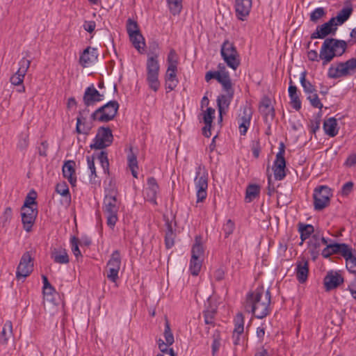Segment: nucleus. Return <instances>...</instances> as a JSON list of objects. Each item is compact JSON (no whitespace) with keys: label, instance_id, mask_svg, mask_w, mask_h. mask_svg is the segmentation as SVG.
Masks as SVG:
<instances>
[{"label":"nucleus","instance_id":"obj_42","mask_svg":"<svg viewBox=\"0 0 356 356\" xmlns=\"http://www.w3.org/2000/svg\"><path fill=\"white\" fill-rule=\"evenodd\" d=\"M220 333L218 330H216L213 334V342L211 344L212 356H216L221 346Z\"/></svg>","mask_w":356,"mask_h":356},{"label":"nucleus","instance_id":"obj_48","mask_svg":"<svg viewBox=\"0 0 356 356\" xmlns=\"http://www.w3.org/2000/svg\"><path fill=\"white\" fill-rule=\"evenodd\" d=\"M236 333L242 334L244 330V318L242 313H238L234 318Z\"/></svg>","mask_w":356,"mask_h":356},{"label":"nucleus","instance_id":"obj_50","mask_svg":"<svg viewBox=\"0 0 356 356\" xmlns=\"http://www.w3.org/2000/svg\"><path fill=\"white\" fill-rule=\"evenodd\" d=\"M163 335L167 345H172L174 343V336L171 331L170 323L168 321H166L165 323Z\"/></svg>","mask_w":356,"mask_h":356},{"label":"nucleus","instance_id":"obj_62","mask_svg":"<svg viewBox=\"0 0 356 356\" xmlns=\"http://www.w3.org/2000/svg\"><path fill=\"white\" fill-rule=\"evenodd\" d=\"M354 184L353 181H348L344 184L341 188V194L344 196L348 195L353 189Z\"/></svg>","mask_w":356,"mask_h":356},{"label":"nucleus","instance_id":"obj_58","mask_svg":"<svg viewBox=\"0 0 356 356\" xmlns=\"http://www.w3.org/2000/svg\"><path fill=\"white\" fill-rule=\"evenodd\" d=\"M261 113L264 115L266 122L273 120L275 117V109L273 106L264 110L260 111Z\"/></svg>","mask_w":356,"mask_h":356},{"label":"nucleus","instance_id":"obj_34","mask_svg":"<svg viewBox=\"0 0 356 356\" xmlns=\"http://www.w3.org/2000/svg\"><path fill=\"white\" fill-rule=\"evenodd\" d=\"M298 232L300 234V238H301L300 245H301L314 232V228L312 225L304 224L302 222H299L298 225Z\"/></svg>","mask_w":356,"mask_h":356},{"label":"nucleus","instance_id":"obj_5","mask_svg":"<svg viewBox=\"0 0 356 356\" xmlns=\"http://www.w3.org/2000/svg\"><path fill=\"white\" fill-rule=\"evenodd\" d=\"M119 104L117 101H109L104 106L95 111L91 118L94 121L108 122L114 119L119 109Z\"/></svg>","mask_w":356,"mask_h":356},{"label":"nucleus","instance_id":"obj_47","mask_svg":"<svg viewBox=\"0 0 356 356\" xmlns=\"http://www.w3.org/2000/svg\"><path fill=\"white\" fill-rule=\"evenodd\" d=\"M29 144V134L24 133L21 134L17 144V149L21 152H24L27 149Z\"/></svg>","mask_w":356,"mask_h":356},{"label":"nucleus","instance_id":"obj_35","mask_svg":"<svg viewBox=\"0 0 356 356\" xmlns=\"http://www.w3.org/2000/svg\"><path fill=\"white\" fill-rule=\"evenodd\" d=\"M204 252V248L202 243V237L200 236H196L195 243L191 250V257L203 259Z\"/></svg>","mask_w":356,"mask_h":356},{"label":"nucleus","instance_id":"obj_61","mask_svg":"<svg viewBox=\"0 0 356 356\" xmlns=\"http://www.w3.org/2000/svg\"><path fill=\"white\" fill-rule=\"evenodd\" d=\"M234 229V223L231 220H228L227 222L223 226V231L225 232V236L227 237L231 234H232Z\"/></svg>","mask_w":356,"mask_h":356},{"label":"nucleus","instance_id":"obj_57","mask_svg":"<svg viewBox=\"0 0 356 356\" xmlns=\"http://www.w3.org/2000/svg\"><path fill=\"white\" fill-rule=\"evenodd\" d=\"M95 156L93 154L92 156H87V163L89 170H90V177L91 179H92V177H96V169L95 166Z\"/></svg>","mask_w":356,"mask_h":356},{"label":"nucleus","instance_id":"obj_30","mask_svg":"<svg viewBox=\"0 0 356 356\" xmlns=\"http://www.w3.org/2000/svg\"><path fill=\"white\" fill-rule=\"evenodd\" d=\"M127 163L133 177L135 178H138V161L136 155L133 152L132 147H130L129 152L127 155Z\"/></svg>","mask_w":356,"mask_h":356},{"label":"nucleus","instance_id":"obj_28","mask_svg":"<svg viewBox=\"0 0 356 356\" xmlns=\"http://www.w3.org/2000/svg\"><path fill=\"white\" fill-rule=\"evenodd\" d=\"M353 13V8L350 6L343 7L339 10L336 17H332L331 19H334V22L337 24V26L343 24L346 22L350 17Z\"/></svg>","mask_w":356,"mask_h":356},{"label":"nucleus","instance_id":"obj_54","mask_svg":"<svg viewBox=\"0 0 356 356\" xmlns=\"http://www.w3.org/2000/svg\"><path fill=\"white\" fill-rule=\"evenodd\" d=\"M307 99L310 102L311 105L314 108L321 109L323 106L316 92L310 94L307 97Z\"/></svg>","mask_w":356,"mask_h":356},{"label":"nucleus","instance_id":"obj_56","mask_svg":"<svg viewBox=\"0 0 356 356\" xmlns=\"http://www.w3.org/2000/svg\"><path fill=\"white\" fill-rule=\"evenodd\" d=\"M71 245H72V251L74 256L78 258L79 257H81V251L79 248V240L76 237L72 236L70 240Z\"/></svg>","mask_w":356,"mask_h":356},{"label":"nucleus","instance_id":"obj_9","mask_svg":"<svg viewBox=\"0 0 356 356\" xmlns=\"http://www.w3.org/2000/svg\"><path fill=\"white\" fill-rule=\"evenodd\" d=\"M195 186L196 189V203L202 202L207 196L208 174L207 172H201V167L197 168L196 177L195 178Z\"/></svg>","mask_w":356,"mask_h":356},{"label":"nucleus","instance_id":"obj_29","mask_svg":"<svg viewBox=\"0 0 356 356\" xmlns=\"http://www.w3.org/2000/svg\"><path fill=\"white\" fill-rule=\"evenodd\" d=\"M13 324L10 321H7L3 327L2 331L0 334V343L6 345L9 339L13 337Z\"/></svg>","mask_w":356,"mask_h":356},{"label":"nucleus","instance_id":"obj_44","mask_svg":"<svg viewBox=\"0 0 356 356\" xmlns=\"http://www.w3.org/2000/svg\"><path fill=\"white\" fill-rule=\"evenodd\" d=\"M326 15V10L324 8L319 7L314 9L311 13L309 16V19L313 23H318L319 20L325 17Z\"/></svg>","mask_w":356,"mask_h":356},{"label":"nucleus","instance_id":"obj_10","mask_svg":"<svg viewBox=\"0 0 356 356\" xmlns=\"http://www.w3.org/2000/svg\"><path fill=\"white\" fill-rule=\"evenodd\" d=\"M331 191L330 188L326 186H321L315 188L314 191V209L321 211L328 206Z\"/></svg>","mask_w":356,"mask_h":356},{"label":"nucleus","instance_id":"obj_11","mask_svg":"<svg viewBox=\"0 0 356 356\" xmlns=\"http://www.w3.org/2000/svg\"><path fill=\"white\" fill-rule=\"evenodd\" d=\"M33 270V261L29 252L22 255L16 271L17 280L24 279L29 276Z\"/></svg>","mask_w":356,"mask_h":356},{"label":"nucleus","instance_id":"obj_21","mask_svg":"<svg viewBox=\"0 0 356 356\" xmlns=\"http://www.w3.org/2000/svg\"><path fill=\"white\" fill-rule=\"evenodd\" d=\"M226 94L220 95L217 98V105L218 112L221 113V111H225L228 109L231 101L234 97V89L225 90Z\"/></svg>","mask_w":356,"mask_h":356},{"label":"nucleus","instance_id":"obj_27","mask_svg":"<svg viewBox=\"0 0 356 356\" xmlns=\"http://www.w3.org/2000/svg\"><path fill=\"white\" fill-rule=\"evenodd\" d=\"M289 95L291 99V106L296 111H299L301 108V102L298 95V88L296 86L292 84V81H290Z\"/></svg>","mask_w":356,"mask_h":356},{"label":"nucleus","instance_id":"obj_26","mask_svg":"<svg viewBox=\"0 0 356 356\" xmlns=\"http://www.w3.org/2000/svg\"><path fill=\"white\" fill-rule=\"evenodd\" d=\"M329 248L331 250L332 254H340L343 257H350L351 247L346 243H331L329 244Z\"/></svg>","mask_w":356,"mask_h":356},{"label":"nucleus","instance_id":"obj_31","mask_svg":"<svg viewBox=\"0 0 356 356\" xmlns=\"http://www.w3.org/2000/svg\"><path fill=\"white\" fill-rule=\"evenodd\" d=\"M165 244L168 249L171 248L174 245L175 233L172 229L171 222L169 219L165 220Z\"/></svg>","mask_w":356,"mask_h":356},{"label":"nucleus","instance_id":"obj_18","mask_svg":"<svg viewBox=\"0 0 356 356\" xmlns=\"http://www.w3.org/2000/svg\"><path fill=\"white\" fill-rule=\"evenodd\" d=\"M98 57L97 48L88 47L81 54L79 63L83 67H86L89 63L95 61Z\"/></svg>","mask_w":356,"mask_h":356},{"label":"nucleus","instance_id":"obj_39","mask_svg":"<svg viewBox=\"0 0 356 356\" xmlns=\"http://www.w3.org/2000/svg\"><path fill=\"white\" fill-rule=\"evenodd\" d=\"M108 268H114L117 270L120 269L121 266V257L118 250H115L111 257V259L107 264Z\"/></svg>","mask_w":356,"mask_h":356},{"label":"nucleus","instance_id":"obj_32","mask_svg":"<svg viewBox=\"0 0 356 356\" xmlns=\"http://www.w3.org/2000/svg\"><path fill=\"white\" fill-rule=\"evenodd\" d=\"M259 193L260 187L259 185L254 184L248 185L245 191V202H251L256 197H259Z\"/></svg>","mask_w":356,"mask_h":356},{"label":"nucleus","instance_id":"obj_33","mask_svg":"<svg viewBox=\"0 0 356 356\" xmlns=\"http://www.w3.org/2000/svg\"><path fill=\"white\" fill-rule=\"evenodd\" d=\"M129 36L132 44L139 52H141V50H144L145 42L140 32L129 35Z\"/></svg>","mask_w":356,"mask_h":356},{"label":"nucleus","instance_id":"obj_43","mask_svg":"<svg viewBox=\"0 0 356 356\" xmlns=\"http://www.w3.org/2000/svg\"><path fill=\"white\" fill-rule=\"evenodd\" d=\"M89 109L87 108V107L83 110H81L79 112L78 116L76 118V132H87L88 131V129H83L81 131L80 130L81 127V121H86V115L89 113Z\"/></svg>","mask_w":356,"mask_h":356},{"label":"nucleus","instance_id":"obj_19","mask_svg":"<svg viewBox=\"0 0 356 356\" xmlns=\"http://www.w3.org/2000/svg\"><path fill=\"white\" fill-rule=\"evenodd\" d=\"M296 277L300 283H304L308 277L309 262L305 259L298 261L296 263Z\"/></svg>","mask_w":356,"mask_h":356},{"label":"nucleus","instance_id":"obj_12","mask_svg":"<svg viewBox=\"0 0 356 356\" xmlns=\"http://www.w3.org/2000/svg\"><path fill=\"white\" fill-rule=\"evenodd\" d=\"M337 30V24L334 19L316 26V31L311 34V39H324L329 35H334Z\"/></svg>","mask_w":356,"mask_h":356},{"label":"nucleus","instance_id":"obj_1","mask_svg":"<svg viewBox=\"0 0 356 356\" xmlns=\"http://www.w3.org/2000/svg\"><path fill=\"white\" fill-rule=\"evenodd\" d=\"M271 295L269 289L259 286L247 295L245 308L257 318L266 317L270 312Z\"/></svg>","mask_w":356,"mask_h":356},{"label":"nucleus","instance_id":"obj_24","mask_svg":"<svg viewBox=\"0 0 356 356\" xmlns=\"http://www.w3.org/2000/svg\"><path fill=\"white\" fill-rule=\"evenodd\" d=\"M51 259H54V261L60 264H67L69 263V256L65 249L60 248H54L51 252Z\"/></svg>","mask_w":356,"mask_h":356},{"label":"nucleus","instance_id":"obj_63","mask_svg":"<svg viewBox=\"0 0 356 356\" xmlns=\"http://www.w3.org/2000/svg\"><path fill=\"white\" fill-rule=\"evenodd\" d=\"M168 63L178 64V56L175 49H171L167 58Z\"/></svg>","mask_w":356,"mask_h":356},{"label":"nucleus","instance_id":"obj_14","mask_svg":"<svg viewBox=\"0 0 356 356\" xmlns=\"http://www.w3.org/2000/svg\"><path fill=\"white\" fill-rule=\"evenodd\" d=\"M22 221L24 225V229L29 232L31 230L32 226L33 225L35 218L38 215V210L36 208L22 207Z\"/></svg>","mask_w":356,"mask_h":356},{"label":"nucleus","instance_id":"obj_22","mask_svg":"<svg viewBox=\"0 0 356 356\" xmlns=\"http://www.w3.org/2000/svg\"><path fill=\"white\" fill-rule=\"evenodd\" d=\"M159 191V185L156 179L153 177L147 179V187L145 190L147 199L153 204H156V195Z\"/></svg>","mask_w":356,"mask_h":356},{"label":"nucleus","instance_id":"obj_25","mask_svg":"<svg viewBox=\"0 0 356 356\" xmlns=\"http://www.w3.org/2000/svg\"><path fill=\"white\" fill-rule=\"evenodd\" d=\"M323 129L325 133L330 137L337 136L339 131L337 120L334 117L325 120L323 122Z\"/></svg>","mask_w":356,"mask_h":356},{"label":"nucleus","instance_id":"obj_13","mask_svg":"<svg viewBox=\"0 0 356 356\" xmlns=\"http://www.w3.org/2000/svg\"><path fill=\"white\" fill-rule=\"evenodd\" d=\"M104 95L94 87L93 85L88 87L83 94V101L86 107L95 105L97 102L104 100Z\"/></svg>","mask_w":356,"mask_h":356},{"label":"nucleus","instance_id":"obj_64","mask_svg":"<svg viewBox=\"0 0 356 356\" xmlns=\"http://www.w3.org/2000/svg\"><path fill=\"white\" fill-rule=\"evenodd\" d=\"M120 270L114 268H108L107 273V277L113 282H115L118 279V273Z\"/></svg>","mask_w":356,"mask_h":356},{"label":"nucleus","instance_id":"obj_46","mask_svg":"<svg viewBox=\"0 0 356 356\" xmlns=\"http://www.w3.org/2000/svg\"><path fill=\"white\" fill-rule=\"evenodd\" d=\"M99 160L104 172H108L109 162L108 159V153L106 151L102 150L99 153L97 154L95 158Z\"/></svg>","mask_w":356,"mask_h":356},{"label":"nucleus","instance_id":"obj_38","mask_svg":"<svg viewBox=\"0 0 356 356\" xmlns=\"http://www.w3.org/2000/svg\"><path fill=\"white\" fill-rule=\"evenodd\" d=\"M306 75L307 72H302L300 74V81L301 86L303 88L304 92L306 94L310 95L316 92V88L315 86L312 85L310 81L306 79Z\"/></svg>","mask_w":356,"mask_h":356},{"label":"nucleus","instance_id":"obj_53","mask_svg":"<svg viewBox=\"0 0 356 356\" xmlns=\"http://www.w3.org/2000/svg\"><path fill=\"white\" fill-rule=\"evenodd\" d=\"M215 109L213 108H207L203 114V120L205 124L212 123L213 119L214 118Z\"/></svg>","mask_w":356,"mask_h":356},{"label":"nucleus","instance_id":"obj_16","mask_svg":"<svg viewBox=\"0 0 356 356\" xmlns=\"http://www.w3.org/2000/svg\"><path fill=\"white\" fill-rule=\"evenodd\" d=\"M235 8L238 19L243 21L250 14L252 0H236Z\"/></svg>","mask_w":356,"mask_h":356},{"label":"nucleus","instance_id":"obj_20","mask_svg":"<svg viewBox=\"0 0 356 356\" xmlns=\"http://www.w3.org/2000/svg\"><path fill=\"white\" fill-rule=\"evenodd\" d=\"M75 162L74 161H67L65 162L63 166V175L72 186L76 183V177L75 175Z\"/></svg>","mask_w":356,"mask_h":356},{"label":"nucleus","instance_id":"obj_17","mask_svg":"<svg viewBox=\"0 0 356 356\" xmlns=\"http://www.w3.org/2000/svg\"><path fill=\"white\" fill-rule=\"evenodd\" d=\"M252 111L250 108L245 107L243 111V114L239 116L238 120V129L241 135L245 136L250 125V120L252 118Z\"/></svg>","mask_w":356,"mask_h":356},{"label":"nucleus","instance_id":"obj_41","mask_svg":"<svg viewBox=\"0 0 356 356\" xmlns=\"http://www.w3.org/2000/svg\"><path fill=\"white\" fill-rule=\"evenodd\" d=\"M349 254L350 257H343L346 259V268L350 273L356 275V257L353 255L352 248L350 250Z\"/></svg>","mask_w":356,"mask_h":356},{"label":"nucleus","instance_id":"obj_23","mask_svg":"<svg viewBox=\"0 0 356 356\" xmlns=\"http://www.w3.org/2000/svg\"><path fill=\"white\" fill-rule=\"evenodd\" d=\"M286 161L284 157H276L274 161V176L277 180H282L285 176Z\"/></svg>","mask_w":356,"mask_h":356},{"label":"nucleus","instance_id":"obj_59","mask_svg":"<svg viewBox=\"0 0 356 356\" xmlns=\"http://www.w3.org/2000/svg\"><path fill=\"white\" fill-rule=\"evenodd\" d=\"M12 218V209L10 207L6 208L1 217L3 226L4 227Z\"/></svg>","mask_w":356,"mask_h":356},{"label":"nucleus","instance_id":"obj_60","mask_svg":"<svg viewBox=\"0 0 356 356\" xmlns=\"http://www.w3.org/2000/svg\"><path fill=\"white\" fill-rule=\"evenodd\" d=\"M24 75H21L17 72L13 76L10 77V82L13 85L19 86L22 85L24 81Z\"/></svg>","mask_w":356,"mask_h":356},{"label":"nucleus","instance_id":"obj_51","mask_svg":"<svg viewBox=\"0 0 356 356\" xmlns=\"http://www.w3.org/2000/svg\"><path fill=\"white\" fill-rule=\"evenodd\" d=\"M127 31L129 35L140 32L136 21L129 18L127 22Z\"/></svg>","mask_w":356,"mask_h":356},{"label":"nucleus","instance_id":"obj_2","mask_svg":"<svg viewBox=\"0 0 356 356\" xmlns=\"http://www.w3.org/2000/svg\"><path fill=\"white\" fill-rule=\"evenodd\" d=\"M348 44L345 40L325 38L319 53L323 66L327 65L335 57L342 56L346 51Z\"/></svg>","mask_w":356,"mask_h":356},{"label":"nucleus","instance_id":"obj_8","mask_svg":"<svg viewBox=\"0 0 356 356\" xmlns=\"http://www.w3.org/2000/svg\"><path fill=\"white\" fill-rule=\"evenodd\" d=\"M113 141L112 131L109 127H101L97 129V134L90 144L91 149H103L109 147Z\"/></svg>","mask_w":356,"mask_h":356},{"label":"nucleus","instance_id":"obj_49","mask_svg":"<svg viewBox=\"0 0 356 356\" xmlns=\"http://www.w3.org/2000/svg\"><path fill=\"white\" fill-rule=\"evenodd\" d=\"M216 311L214 309H207L203 312V316L204 318V323L207 325H214V317Z\"/></svg>","mask_w":356,"mask_h":356},{"label":"nucleus","instance_id":"obj_52","mask_svg":"<svg viewBox=\"0 0 356 356\" xmlns=\"http://www.w3.org/2000/svg\"><path fill=\"white\" fill-rule=\"evenodd\" d=\"M37 197V194L34 191H31L25 199V202L22 207L28 208L33 207L32 205H35L37 203L35 202V199Z\"/></svg>","mask_w":356,"mask_h":356},{"label":"nucleus","instance_id":"obj_7","mask_svg":"<svg viewBox=\"0 0 356 356\" xmlns=\"http://www.w3.org/2000/svg\"><path fill=\"white\" fill-rule=\"evenodd\" d=\"M356 70V57L346 62H340L336 65H331L328 69L327 76L332 79L348 76L354 73Z\"/></svg>","mask_w":356,"mask_h":356},{"label":"nucleus","instance_id":"obj_40","mask_svg":"<svg viewBox=\"0 0 356 356\" xmlns=\"http://www.w3.org/2000/svg\"><path fill=\"white\" fill-rule=\"evenodd\" d=\"M202 260L203 259L191 257L189 270L193 275L197 276L199 274L202 268Z\"/></svg>","mask_w":356,"mask_h":356},{"label":"nucleus","instance_id":"obj_15","mask_svg":"<svg viewBox=\"0 0 356 356\" xmlns=\"http://www.w3.org/2000/svg\"><path fill=\"white\" fill-rule=\"evenodd\" d=\"M343 282V277L338 272L333 270L327 272L323 280V284L326 291H330L337 288Z\"/></svg>","mask_w":356,"mask_h":356},{"label":"nucleus","instance_id":"obj_37","mask_svg":"<svg viewBox=\"0 0 356 356\" xmlns=\"http://www.w3.org/2000/svg\"><path fill=\"white\" fill-rule=\"evenodd\" d=\"M217 81L222 86L223 90L233 89L229 74L227 71H223L222 73L220 72Z\"/></svg>","mask_w":356,"mask_h":356},{"label":"nucleus","instance_id":"obj_45","mask_svg":"<svg viewBox=\"0 0 356 356\" xmlns=\"http://www.w3.org/2000/svg\"><path fill=\"white\" fill-rule=\"evenodd\" d=\"M170 13L173 15H179L182 9V0H167Z\"/></svg>","mask_w":356,"mask_h":356},{"label":"nucleus","instance_id":"obj_6","mask_svg":"<svg viewBox=\"0 0 356 356\" xmlns=\"http://www.w3.org/2000/svg\"><path fill=\"white\" fill-rule=\"evenodd\" d=\"M220 54L227 65L236 70L240 65V56L234 43L225 40L221 45Z\"/></svg>","mask_w":356,"mask_h":356},{"label":"nucleus","instance_id":"obj_3","mask_svg":"<svg viewBox=\"0 0 356 356\" xmlns=\"http://www.w3.org/2000/svg\"><path fill=\"white\" fill-rule=\"evenodd\" d=\"M116 196V191H110L105 195L103 202V211L106 218V224L111 228L114 227L118 220L119 202Z\"/></svg>","mask_w":356,"mask_h":356},{"label":"nucleus","instance_id":"obj_55","mask_svg":"<svg viewBox=\"0 0 356 356\" xmlns=\"http://www.w3.org/2000/svg\"><path fill=\"white\" fill-rule=\"evenodd\" d=\"M30 64H31V60H28V59H26V58H23L19 62V69H18V70L17 72H18L19 74H21V75H24L25 76L28 69L30 67Z\"/></svg>","mask_w":356,"mask_h":356},{"label":"nucleus","instance_id":"obj_36","mask_svg":"<svg viewBox=\"0 0 356 356\" xmlns=\"http://www.w3.org/2000/svg\"><path fill=\"white\" fill-rule=\"evenodd\" d=\"M56 191L57 193L61 195L64 197L65 202L67 204H70L71 202V195L69 191L68 186L65 181L56 184Z\"/></svg>","mask_w":356,"mask_h":356},{"label":"nucleus","instance_id":"obj_4","mask_svg":"<svg viewBox=\"0 0 356 356\" xmlns=\"http://www.w3.org/2000/svg\"><path fill=\"white\" fill-rule=\"evenodd\" d=\"M158 54L148 55L146 63V80L149 88L154 92L159 90L161 83L159 79L160 65Z\"/></svg>","mask_w":356,"mask_h":356}]
</instances>
